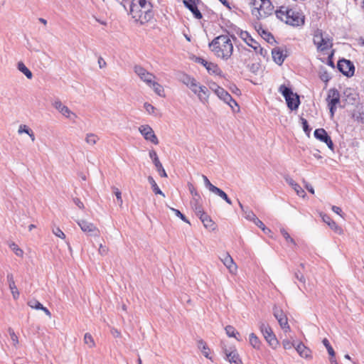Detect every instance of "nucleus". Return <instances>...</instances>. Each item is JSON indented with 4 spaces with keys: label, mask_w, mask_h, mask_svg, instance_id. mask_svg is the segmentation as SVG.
<instances>
[{
    "label": "nucleus",
    "mask_w": 364,
    "mask_h": 364,
    "mask_svg": "<svg viewBox=\"0 0 364 364\" xmlns=\"http://www.w3.org/2000/svg\"><path fill=\"white\" fill-rule=\"evenodd\" d=\"M209 47L218 58L225 60L230 58L233 51V45L230 38L226 35H221L215 38L209 43Z\"/></svg>",
    "instance_id": "1"
},
{
    "label": "nucleus",
    "mask_w": 364,
    "mask_h": 364,
    "mask_svg": "<svg viewBox=\"0 0 364 364\" xmlns=\"http://www.w3.org/2000/svg\"><path fill=\"white\" fill-rule=\"evenodd\" d=\"M279 92L285 98L287 105L291 110H296L300 105L299 96L294 93L291 88L282 85L279 87Z\"/></svg>",
    "instance_id": "2"
},
{
    "label": "nucleus",
    "mask_w": 364,
    "mask_h": 364,
    "mask_svg": "<svg viewBox=\"0 0 364 364\" xmlns=\"http://www.w3.org/2000/svg\"><path fill=\"white\" fill-rule=\"evenodd\" d=\"M285 23L293 26H299L304 23V16L292 9L286 11Z\"/></svg>",
    "instance_id": "3"
},
{
    "label": "nucleus",
    "mask_w": 364,
    "mask_h": 364,
    "mask_svg": "<svg viewBox=\"0 0 364 364\" xmlns=\"http://www.w3.org/2000/svg\"><path fill=\"white\" fill-rule=\"evenodd\" d=\"M337 68L345 76L351 77L354 75L355 66L349 60H339L337 63Z\"/></svg>",
    "instance_id": "4"
},
{
    "label": "nucleus",
    "mask_w": 364,
    "mask_h": 364,
    "mask_svg": "<svg viewBox=\"0 0 364 364\" xmlns=\"http://www.w3.org/2000/svg\"><path fill=\"white\" fill-rule=\"evenodd\" d=\"M214 86L216 87L215 93L221 100L227 103L231 108H234V106L238 107L237 102L226 90L218 85H214Z\"/></svg>",
    "instance_id": "5"
},
{
    "label": "nucleus",
    "mask_w": 364,
    "mask_h": 364,
    "mask_svg": "<svg viewBox=\"0 0 364 364\" xmlns=\"http://www.w3.org/2000/svg\"><path fill=\"white\" fill-rule=\"evenodd\" d=\"M139 132L144 136L145 140L149 141L155 145L159 144V141L154 134L153 129L148 124L141 125L139 127Z\"/></svg>",
    "instance_id": "6"
},
{
    "label": "nucleus",
    "mask_w": 364,
    "mask_h": 364,
    "mask_svg": "<svg viewBox=\"0 0 364 364\" xmlns=\"http://www.w3.org/2000/svg\"><path fill=\"white\" fill-rule=\"evenodd\" d=\"M77 224L81 230L88 235L93 237L99 236L100 231L93 223L85 220H80L77 221Z\"/></svg>",
    "instance_id": "7"
},
{
    "label": "nucleus",
    "mask_w": 364,
    "mask_h": 364,
    "mask_svg": "<svg viewBox=\"0 0 364 364\" xmlns=\"http://www.w3.org/2000/svg\"><path fill=\"white\" fill-rule=\"evenodd\" d=\"M273 314L275 318L278 321V323H279L281 328L285 332L290 330L287 317L281 309L274 306L273 309Z\"/></svg>",
    "instance_id": "8"
},
{
    "label": "nucleus",
    "mask_w": 364,
    "mask_h": 364,
    "mask_svg": "<svg viewBox=\"0 0 364 364\" xmlns=\"http://www.w3.org/2000/svg\"><path fill=\"white\" fill-rule=\"evenodd\" d=\"M261 3V7L257 11V18H266L272 14L274 6L269 0H263Z\"/></svg>",
    "instance_id": "9"
},
{
    "label": "nucleus",
    "mask_w": 364,
    "mask_h": 364,
    "mask_svg": "<svg viewBox=\"0 0 364 364\" xmlns=\"http://www.w3.org/2000/svg\"><path fill=\"white\" fill-rule=\"evenodd\" d=\"M199 1L197 0H183L184 6L189 9L193 14V16L197 19H200L203 17L201 12L198 10L197 4Z\"/></svg>",
    "instance_id": "10"
},
{
    "label": "nucleus",
    "mask_w": 364,
    "mask_h": 364,
    "mask_svg": "<svg viewBox=\"0 0 364 364\" xmlns=\"http://www.w3.org/2000/svg\"><path fill=\"white\" fill-rule=\"evenodd\" d=\"M138 4L141 7V9H144L143 12L144 13L145 21H149L153 16V12L151 11L152 5L150 2H148L146 0H138ZM139 12L142 13V11L140 10Z\"/></svg>",
    "instance_id": "11"
},
{
    "label": "nucleus",
    "mask_w": 364,
    "mask_h": 364,
    "mask_svg": "<svg viewBox=\"0 0 364 364\" xmlns=\"http://www.w3.org/2000/svg\"><path fill=\"white\" fill-rule=\"evenodd\" d=\"M53 106L67 118H71V116H73L75 118L77 117V115L73 113L67 106L63 105L59 100H55L53 103Z\"/></svg>",
    "instance_id": "12"
},
{
    "label": "nucleus",
    "mask_w": 364,
    "mask_h": 364,
    "mask_svg": "<svg viewBox=\"0 0 364 364\" xmlns=\"http://www.w3.org/2000/svg\"><path fill=\"white\" fill-rule=\"evenodd\" d=\"M240 37L251 48L254 49L255 51H257L258 48H259V44L250 35V33L247 31H241L240 33Z\"/></svg>",
    "instance_id": "13"
},
{
    "label": "nucleus",
    "mask_w": 364,
    "mask_h": 364,
    "mask_svg": "<svg viewBox=\"0 0 364 364\" xmlns=\"http://www.w3.org/2000/svg\"><path fill=\"white\" fill-rule=\"evenodd\" d=\"M326 100L328 101V105L336 106L340 102L339 92L335 88L330 89Z\"/></svg>",
    "instance_id": "14"
},
{
    "label": "nucleus",
    "mask_w": 364,
    "mask_h": 364,
    "mask_svg": "<svg viewBox=\"0 0 364 364\" xmlns=\"http://www.w3.org/2000/svg\"><path fill=\"white\" fill-rule=\"evenodd\" d=\"M322 220L324 223H326L331 230H333L335 232L341 234L342 229L339 227L335 221H333L331 217L327 214H321Z\"/></svg>",
    "instance_id": "15"
},
{
    "label": "nucleus",
    "mask_w": 364,
    "mask_h": 364,
    "mask_svg": "<svg viewBox=\"0 0 364 364\" xmlns=\"http://www.w3.org/2000/svg\"><path fill=\"white\" fill-rule=\"evenodd\" d=\"M196 215L199 217L201 222L203 223L204 226L206 228H209L213 230H215V223L212 220L210 217L206 213H205L204 211H202V213H198V215Z\"/></svg>",
    "instance_id": "16"
},
{
    "label": "nucleus",
    "mask_w": 364,
    "mask_h": 364,
    "mask_svg": "<svg viewBox=\"0 0 364 364\" xmlns=\"http://www.w3.org/2000/svg\"><path fill=\"white\" fill-rule=\"evenodd\" d=\"M272 55L274 61L279 65H282L286 58V55L283 54V50L279 47L272 49Z\"/></svg>",
    "instance_id": "17"
},
{
    "label": "nucleus",
    "mask_w": 364,
    "mask_h": 364,
    "mask_svg": "<svg viewBox=\"0 0 364 364\" xmlns=\"http://www.w3.org/2000/svg\"><path fill=\"white\" fill-rule=\"evenodd\" d=\"M221 261L224 265L229 269V272L232 274L235 273L237 270V266L234 262L233 259L229 254H226Z\"/></svg>",
    "instance_id": "18"
},
{
    "label": "nucleus",
    "mask_w": 364,
    "mask_h": 364,
    "mask_svg": "<svg viewBox=\"0 0 364 364\" xmlns=\"http://www.w3.org/2000/svg\"><path fill=\"white\" fill-rule=\"evenodd\" d=\"M6 278L12 296L14 299H17L19 297V291L15 284L13 274L11 273L7 274Z\"/></svg>",
    "instance_id": "19"
},
{
    "label": "nucleus",
    "mask_w": 364,
    "mask_h": 364,
    "mask_svg": "<svg viewBox=\"0 0 364 364\" xmlns=\"http://www.w3.org/2000/svg\"><path fill=\"white\" fill-rule=\"evenodd\" d=\"M286 182L291 186L294 190L296 192L297 195L301 197H304L306 195L305 191L302 189V188L296 183L290 177H286L285 178Z\"/></svg>",
    "instance_id": "20"
},
{
    "label": "nucleus",
    "mask_w": 364,
    "mask_h": 364,
    "mask_svg": "<svg viewBox=\"0 0 364 364\" xmlns=\"http://www.w3.org/2000/svg\"><path fill=\"white\" fill-rule=\"evenodd\" d=\"M297 353L303 358H308L311 357V350L309 348L306 347L304 343H299L296 347Z\"/></svg>",
    "instance_id": "21"
},
{
    "label": "nucleus",
    "mask_w": 364,
    "mask_h": 364,
    "mask_svg": "<svg viewBox=\"0 0 364 364\" xmlns=\"http://www.w3.org/2000/svg\"><path fill=\"white\" fill-rule=\"evenodd\" d=\"M225 355L228 360L230 363L242 364V362L240 358L238 353L235 350L228 353L227 350H225Z\"/></svg>",
    "instance_id": "22"
},
{
    "label": "nucleus",
    "mask_w": 364,
    "mask_h": 364,
    "mask_svg": "<svg viewBox=\"0 0 364 364\" xmlns=\"http://www.w3.org/2000/svg\"><path fill=\"white\" fill-rule=\"evenodd\" d=\"M201 200L200 196H199V198L194 197L193 198V200L191 201V207L193 210H194L196 215H198V213H202L203 211V207L200 203Z\"/></svg>",
    "instance_id": "23"
},
{
    "label": "nucleus",
    "mask_w": 364,
    "mask_h": 364,
    "mask_svg": "<svg viewBox=\"0 0 364 364\" xmlns=\"http://www.w3.org/2000/svg\"><path fill=\"white\" fill-rule=\"evenodd\" d=\"M314 136L318 140L324 142L329 137V135L326 132V131L323 128L316 129L314 131Z\"/></svg>",
    "instance_id": "24"
},
{
    "label": "nucleus",
    "mask_w": 364,
    "mask_h": 364,
    "mask_svg": "<svg viewBox=\"0 0 364 364\" xmlns=\"http://www.w3.org/2000/svg\"><path fill=\"white\" fill-rule=\"evenodd\" d=\"M258 33H259L261 37L264 40H265L267 43H269V44H273V43H276V41L271 33H269L262 28H260L259 30H258Z\"/></svg>",
    "instance_id": "25"
},
{
    "label": "nucleus",
    "mask_w": 364,
    "mask_h": 364,
    "mask_svg": "<svg viewBox=\"0 0 364 364\" xmlns=\"http://www.w3.org/2000/svg\"><path fill=\"white\" fill-rule=\"evenodd\" d=\"M208 89L205 86H199L198 97L203 102L207 101L208 97Z\"/></svg>",
    "instance_id": "26"
},
{
    "label": "nucleus",
    "mask_w": 364,
    "mask_h": 364,
    "mask_svg": "<svg viewBox=\"0 0 364 364\" xmlns=\"http://www.w3.org/2000/svg\"><path fill=\"white\" fill-rule=\"evenodd\" d=\"M333 46L332 43L331 42L329 38H323L322 41H320L319 45L317 47V50L319 51H324L329 48H331Z\"/></svg>",
    "instance_id": "27"
},
{
    "label": "nucleus",
    "mask_w": 364,
    "mask_h": 364,
    "mask_svg": "<svg viewBox=\"0 0 364 364\" xmlns=\"http://www.w3.org/2000/svg\"><path fill=\"white\" fill-rule=\"evenodd\" d=\"M18 70L23 73L28 79L33 77L31 71L24 65L23 62H18L17 65Z\"/></svg>",
    "instance_id": "28"
},
{
    "label": "nucleus",
    "mask_w": 364,
    "mask_h": 364,
    "mask_svg": "<svg viewBox=\"0 0 364 364\" xmlns=\"http://www.w3.org/2000/svg\"><path fill=\"white\" fill-rule=\"evenodd\" d=\"M206 70L209 74L220 75L222 73V71H221L220 68L218 67V65L217 64L211 63V62L206 67Z\"/></svg>",
    "instance_id": "29"
},
{
    "label": "nucleus",
    "mask_w": 364,
    "mask_h": 364,
    "mask_svg": "<svg viewBox=\"0 0 364 364\" xmlns=\"http://www.w3.org/2000/svg\"><path fill=\"white\" fill-rule=\"evenodd\" d=\"M259 327L264 337L269 336V335L274 334L270 326L268 324H266L265 323L260 322Z\"/></svg>",
    "instance_id": "30"
},
{
    "label": "nucleus",
    "mask_w": 364,
    "mask_h": 364,
    "mask_svg": "<svg viewBox=\"0 0 364 364\" xmlns=\"http://www.w3.org/2000/svg\"><path fill=\"white\" fill-rule=\"evenodd\" d=\"M213 193L215 195L220 196L221 198H223L224 200L226 201L227 203L229 205H232V200L230 199V198L228 196V195L220 188L216 187L214 191H213Z\"/></svg>",
    "instance_id": "31"
},
{
    "label": "nucleus",
    "mask_w": 364,
    "mask_h": 364,
    "mask_svg": "<svg viewBox=\"0 0 364 364\" xmlns=\"http://www.w3.org/2000/svg\"><path fill=\"white\" fill-rule=\"evenodd\" d=\"M178 80L183 84H185L187 87L193 82L195 78L191 77L190 75L185 73H180L178 75Z\"/></svg>",
    "instance_id": "32"
},
{
    "label": "nucleus",
    "mask_w": 364,
    "mask_h": 364,
    "mask_svg": "<svg viewBox=\"0 0 364 364\" xmlns=\"http://www.w3.org/2000/svg\"><path fill=\"white\" fill-rule=\"evenodd\" d=\"M148 181L150 183V185L151 186L152 191L155 194L162 195L163 196H164V194L161 191V189L159 188L158 185L156 184L155 180L154 179V178L152 176H149L148 177Z\"/></svg>",
    "instance_id": "33"
},
{
    "label": "nucleus",
    "mask_w": 364,
    "mask_h": 364,
    "mask_svg": "<svg viewBox=\"0 0 364 364\" xmlns=\"http://www.w3.org/2000/svg\"><path fill=\"white\" fill-rule=\"evenodd\" d=\"M250 345L255 349H259L261 342L259 338L254 333L250 334Z\"/></svg>",
    "instance_id": "34"
},
{
    "label": "nucleus",
    "mask_w": 364,
    "mask_h": 364,
    "mask_svg": "<svg viewBox=\"0 0 364 364\" xmlns=\"http://www.w3.org/2000/svg\"><path fill=\"white\" fill-rule=\"evenodd\" d=\"M264 338L273 349H276L278 347L279 341L274 334L269 335V336H264Z\"/></svg>",
    "instance_id": "35"
},
{
    "label": "nucleus",
    "mask_w": 364,
    "mask_h": 364,
    "mask_svg": "<svg viewBox=\"0 0 364 364\" xmlns=\"http://www.w3.org/2000/svg\"><path fill=\"white\" fill-rule=\"evenodd\" d=\"M226 334L229 337H234L237 341H240V339L237 337V336H240L239 332H237L235 328L232 326H227L225 328Z\"/></svg>",
    "instance_id": "36"
},
{
    "label": "nucleus",
    "mask_w": 364,
    "mask_h": 364,
    "mask_svg": "<svg viewBox=\"0 0 364 364\" xmlns=\"http://www.w3.org/2000/svg\"><path fill=\"white\" fill-rule=\"evenodd\" d=\"M289 9L287 6H282L279 9L276 11V16L278 18L285 22L286 11H289Z\"/></svg>",
    "instance_id": "37"
},
{
    "label": "nucleus",
    "mask_w": 364,
    "mask_h": 364,
    "mask_svg": "<svg viewBox=\"0 0 364 364\" xmlns=\"http://www.w3.org/2000/svg\"><path fill=\"white\" fill-rule=\"evenodd\" d=\"M323 38V31L320 29H316L314 31V38H313L314 43V45L316 46V47H318V46L319 45L320 41H322Z\"/></svg>",
    "instance_id": "38"
},
{
    "label": "nucleus",
    "mask_w": 364,
    "mask_h": 364,
    "mask_svg": "<svg viewBox=\"0 0 364 364\" xmlns=\"http://www.w3.org/2000/svg\"><path fill=\"white\" fill-rule=\"evenodd\" d=\"M156 77L152 73L147 72L145 73L144 75L140 77V79L146 82L149 86L151 85L152 81L155 79Z\"/></svg>",
    "instance_id": "39"
},
{
    "label": "nucleus",
    "mask_w": 364,
    "mask_h": 364,
    "mask_svg": "<svg viewBox=\"0 0 364 364\" xmlns=\"http://www.w3.org/2000/svg\"><path fill=\"white\" fill-rule=\"evenodd\" d=\"M150 87L153 88L154 92L158 95H159V96H162L163 95V94L164 92V87L160 84H159L158 82H156L153 80L152 83H151V85Z\"/></svg>",
    "instance_id": "40"
},
{
    "label": "nucleus",
    "mask_w": 364,
    "mask_h": 364,
    "mask_svg": "<svg viewBox=\"0 0 364 364\" xmlns=\"http://www.w3.org/2000/svg\"><path fill=\"white\" fill-rule=\"evenodd\" d=\"M198 347L199 349L201 350L203 354L205 357L208 358V350L209 348H208L205 342H204L203 340H200L198 342Z\"/></svg>",
    "instance_id": "41"
},
{
    "label": "nucleus",
    "mask_w": 364,
    "mask_h": 364,
    "mask_svg": "<svg viewBox=\"0 0 364 364\" xmlns=\"http://www.w3.org/2000/svg\"><path fill=\"white\" fill-rule=\"evenodd\" d=\"M154 164L161 177H167L166 172L164 170V168L159 160H158L157 162H154Z\"/></svg>",
    "instance_id": "42"
},
{
    "label": "nucleus",
    "mask_w": 364,
    "mask_h": 364,
    "mask_svg": "<svg viewBox=\"0 0 364 364\" xmlns=\"http://www.w3.org/2000/svg\"><path fill=\"white\" fill-rule=\"evenodd\" d=\"M319 77H320V79L322 81H323L325 82H328L331 80V76H330L329 73L324 68H321L320 70V71H319Z\"/></svg>",
    "instance_id": "43"
},
{
    "label": "nucleus",
    "mask_w": 364,
    "mask_h": 364,
    "mask_svg": "<svg viewBox=\"0 0 364 364\" xmlns=\"http://www.w3.org/2000/svg\"><path fill=\"white\" fill-rule=\"evenodd\" d=\"M99 138L95 134H87L85 138V141L90 145H94L98 141Z\"/></svg>",
    "instance_id": "44"
},
{
    "label": "nucleus",
    "mask_w": 364,
    "mask_h": 364,
    "mask_svg": "<svg viewBox=\"0 0 364 364\" xmlns=\"http://www.w3.org/2000/svg\"><path fill=\"white\" fill-rule=\"evenodd\" d=\"M243 213H244L245 218L250 221L254 222L257 218V217L253 213V211L248 208H246V210H244Z\"/></svg>",
    "instance_id": "45"
},
{
    "label": "nucleus",
    "mask_w": 364,
    "mask_h": 364,
    "mask_svg": "<svg viewBox=\"0 0 364 364\" xmlns=\"http://www.w3.org/2000/svg\"><path fill=\"white\" fill-rule=\"evenodd\" d=\"M263 0H252L251 1V4L253 6V9H252V14L255 15L257 16L258 14H257V11L259 9V8L261 7V4H262V1Z\"/></svg>",
    "instance_id": "46"
},
{
    "label": "nucleus",
    "mask_w": 364,
    "mask_h": 364,
    "mask_svg": "<svg viewBox=\"0 0 364 364\" xmlns=\"http://www.w3.org/2000/svg\"><path fill=\"white\" fill-rule=\"evenodd\" d=\"M28 305L32 308V309H37V310H40L41 309L43 308V305L42 304H41L38 300L36 299H31L28 301Z\"/></svg>",
    "instance_id": "47"
},
{
    "label": "nucleus",
    "mask_w": 364,
    "mask_h": 364,
    "mask_svg": "<svg viewBox=\"0 0 364 364\" xmlns=\"http://www.w3.org/2000/svg\"><path fill=\"white\" fill-rule=\"evenodd\" d=\"M322 343L326 348L328 354L331 356L333 357L335 355V351H334L333 348H332V346H331L327 338H324V339H323Z\"/></svg>",
    "instance_id": "48"
},
{
    "label": "nucleus",
    "mask_w": 364,
    "mask_h": 364,
    "mask_svg": "<svg viewBox=\"0 0 364 364\" xmlns=\"http://www.w3.org/2000/svg\"><path fill=\"white\" fill-rule=\"evenodd\" d=\"M301 121L304 132L309 136L311 128L309 127L308 122L306 119L301 117Z\"/></svg>",
    "instance_id": "49"
},
{
    "label": "nucleus",
    "mask_w": 364,
    "mask_h": 364,
    "mask_svg": "<svg viewBox=\"0 0 364 364\" xmlns=\"http://www.w3.org/2000/svg\"><path fill=\"white\" fill-rule=\"evenodd\" d=\"M202 177H203V181H204V184H205V187L207 188H208V190L210 192H213V191H214V189L216 188V186L213 185L210 183V181H209V179L207 178V176H205V175H203Z\"/></svg>",
    "instance_id": "50"
},
{
    "label": "nucleus",
    "mask_w": 364,
    "mask_h": 364,
    "mask_svg": "<svg viewBox=\"0 0 364 364\" xmlns=\"http://www.w3.org/2000/svg\"><path fill=\"white\" fill-rule=\"evenodd\" d=\"M280 232H281V233H282V236H283V237L285 238V240H287V242H291V243H292V244H293V245H296V243H295V242H294V239H292V238L290 237L289 234L287 232V231L286 230H284V228H282V229L280 230Z\"/></svg>",
    "instance_id": "51"
},
{
    "label": "nucleus",
    "mask_w": 364,
    "mask_h": 364,
    "mask_svg": "<svg viewBox=\"0 0 364 364\" xmlns=\"http://www.w3.org/2000/svg\"><path fill=\"white\" fill-rule=\"evenodd\" d=\"M134 71L139 77L141 76L144 75L145 73L148 72L146 69H144L141 65H135L134 68Z\"/></svg>",
    "instance_id": "52"
},
{
    "label": "nucleus",
    "mask_w": 364,
    "mask_h": 364,
    "mask_svg": "<svg viewBox=\"0 0 364 364\" xmlns=\"http://www.w3.org/2000/svg\"><path fill=\"white\" fill-rule=\"evenodd\" d=\"M135 9H137V6L136 4H134L133 1L132 2V4L130 6V14L132 15V17L134 18H135L136 21L138 20V18L139 19H140L141 18V15L139 14V15H137L136 14H134L135 12Z\"/></svg>",
    "instance_id": "53"
},
{
    "label": "nucleus",
    "mask_w": 364,
    "mask_h": 364,
    "mask_svg": "<svg viewBox=\"0 0 364 364\" xmlns=\"http://www.w3.org/2000/svg\"><path fill=\"white\" fill-rule=\"evenodd\" d=\"M84 341L86 344L90 346V347H92L95 346L94 340H93L92 336L88 333H86L85 334Z\"/></svg>",
    "instance_id": "54"
},
{
    "label": "nucleus",
    "mask_w": 364,
    "mask_h": 364,
    "mask_svg": "<svg viewBox=\"0 0 364 364\" xmlns=\"http://www.w3.org/2000/svg\"><path fill=\"white\" fill-rule=\"evenodd\" d=\"M171 210L175 213V215L177 217L180 218L183 221L187 223H190L186 217L182 213H181L180 210L175 209L173 208H171Z\"/></svg>",
    "instance_id": "55"
},
{
    "label": "nucleus",
    "mask_w": 364,
    "mask_h": 364,
    "mask_svg": "<svg viewBox=\"0 0 364 364\" xmlns=\"http://www.w3.org/2000/svg\"><path fill=\"white\" fill-rule=\"evenodd\" d=\"M113 190H114V193L116 196L117 203H119V205H122L123 200L122 198L121 191L117 188H114V187L113 188Z\"/></svg>",
    "instance_id": "56"
},
{
    "label": "nucleus",
    "mask_w": 364,
    "mask_h": 364,
    "mask_svg": "<svg viewBox=\"0 0 364 364\" xmlns=\"http://www.w3.org/2000/svg\"><path fill=\"white\" fill-rule=\"evenodd\" d=\"M282 346L284 349H291L292 347H296L295 344L288 339H284L282 341Z\"/></svg>",
    "instance_id": "57"
},
{
    "label": "nucleus",
    "mask_w": 364,
    "mask_h": 364,
    "mask_svg": "<svg viewBox=\"0 0 364 364\" xmlns=\"http://www.w3.org/2000/svg\"><path fill=\"white\" fill-rule=\"evenodd\" d=\"M53 234L60 237V238H62V239H65V233L60 229V228H55L53 229Z\"/></svg>",
    "instance_id": "58"
},
{
    "label": "nucleus",
    "mask_w": 364,
    "mask_h": 364,
    "mask_svg": "<svg viewBox=\"0 0 364 364\" xmlns=\"http://www.w3.org/2000/svg\"><path fill=\"white\" fill-rule=\"evenodd\" d=\"M195 94H198L199 86L198 85L196 80H193L188 86Z\"/></svg>",
    "instance_id": "59"
},
{
    "label": "nucleus",
    "mask_w": 364,
    "mask_h": 364,
    "mask_svg": "<svg viewBox=\"0 0 364 364\" xmlns=\"http://www.w3.org/2000/svg\"><path fill=\"white\" fill-rule=\"evenodd\" d=\"M31 131V129L30 128H28V126H26L25 124H21L19 126L18 132L20 134L22 133H26V134H28Z\"/></svg>",
    "instance_id": "60"
},
{
    "label": "nucleus",
    "mask_w": 364,
    "mask_h": 364,
    "mask_svg": "<svg viewBox=\"0 0 364 364\" xmlns=\"http://www.w3.org/2000/svg\"><path fill=\"white\" fill-rule=\"evenodd\" d=\"M188 190H189L190 193H191V195L193 196V198L194 197L199 198L200 194L198 193V191H196V189L195 188L193 185L192 183H188Z\"/></svg>",
    "instance_id": "61"
},
{
    "label": "nucleus",
    "mask_w": 364,
    "mask_h": 364,
    "mask_svg": "<svg viewBox=\"0 0 364 364\" xmlns=\"http://www.w3.org/2000/svg\"><path fill=\"white\" fill-rule=\"evenodd\" d=\"M144 109H146V111L149 114H154L155 107L152 105H151L148 102H145L144 105Z\"/></svg>",
    "instance_id": "62"
},
{
    "label": "nucleus",
    "mask_w": 364,
    "mask_h": 364,
    "mask_svg": "<svg viewBox=\"0 0 364 364\" xmlns=\"http://www.w3.org/2000/svg\"><path fill=\"white\" fill-rule=\"evenodd\" d=\"M12 250H14V252H15V254L17 256H19V257H22L23 256V250L21 249H20L18 247V245H16L14 243L12 245Z\"/></svg>",
    "instance_id": "63"
},
{
    "label": "nucleus",
    "mask_w": 364,
    "mask_h": 364,
    "mask_svg": "<svg viewBox=\"0 0 364 364\" xmlns=\"http://www.w3.org/2000/svg\"><path fill=\"white\" fill-rule=\"evenodd\" d=\"M294 277L296 279L299 280V282L302 283H305V278L302 273L300 272L299 270L295 272Z\"/></svg>",
    "instance_id": "64"
}]
</instances>
